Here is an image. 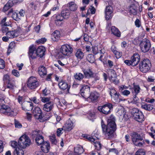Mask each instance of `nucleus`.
I'll return each mask as SVG.
<instances>
[{"label": "nucleus", "instance_id": "nucleus-30", "mask_svg": "<svg viewBox=\"0 0 155 155\" xmlns=\"http://www.w3.org/2000/svg\"><path fill=\"white\" fill-rule=\"evenodd\" d=\"M22 148H16L14 151V155H24V150Z\"/></svg>", "mask_w": 155, "mask_h": 155}, {"label": "nucleus", "instance_id": "nucleus-12", "mask_svg": "<svg viewBox=\"0 0 155 155\" xmlns=\"http://www.w3.org/2000/svg\"><path fill=\"white\" fill-rule=\"evenodd\" d=\"M140 88L138 85H135L132 89V93L133 95L132 102L135 104L138 103L139 100L137 95L140 92Z\"/></svg>", "mask_w": 155, "mask_h": 155}, {"label": "nucleus", "instance_id": "nucleus-16", "mask_svg": "<svg viewBox=\"0 0 155 155\" xmlns=\"http://www.w3.org/2000/svg\"><path fill=\"white\" fill-rule=\"evenodd\" d=\"M33 107V105L30 102H25L22 104V108L24 110L30 111L31 110Z\"/></svg>", "mask_w": 155, "mask_h": 155}, {"label": "nucleus", "instance_id": "nucleus-39", "mask_svg": "<svg viewBox=\"0 0 155 155\" xmlns=\"http://www.w3.org/2000/svg\"><path fill=\"white\" fill-rule=\"evenodd\" d=\"M87 59L90 63H93L95 61V58L94 56L92 54L88 55L87 57Z\"/></svg>", "mask_w": 155, "mask_h": 155}, {"label": "nucleus", "instance_id": "nucleus-43", "mask_svg": "<svg viewBox=\"0 0 155 155\" xmlns=\"http://www.w3.org/2000/svg\"><path fill=\"white\" fill-rule=\"evenodd\" d=\"M12 17L16 21H18L21 18V16L19 15L18 13L16 12H14L12 14Z\"/></svg>", "mask_w": 155, "mask_h": 155}, {"label": "nucleus", "instance_id": "nucleus-24", "mask_svg": "<svg viewBox=\"0 0 155 155\" xmlns=\"http://www.w3.org/2000/svg\"><path fill=\"white\" fill-rule=\"evenodd\" d=\"M61 34L59 31L55 30L52 34L51 38L53 41H56L59 38Z\"/></svg>", "mask_w": 155, "mask_h": 155}, {"label": "nucleus", "instance_id": "nucleus-41", "mask_svg": "<svg viewBox=\"0 0 155 155\" xmlns=\"http://www.w3.org/2000/svg\"><path fill=\"white\" fill-rule=\"evenodd\" d=\"M6 19L7 18L5 17L0 22L1 26H8L10 25L9 22H6Z\"/></svg>", "mask_w": 155, "mask_h": 155}, {"label": "nucleus", "instance_id": "nucleus-50", "mask_svg": "<svg viewBox=\"0 0 155 155\" xmlns=\"http://www.w3.org/2000/svg\"><path fill=\"white\" fill-rule=\"evenodd\" d=\"M46 41V39L45 38H42L39 39L37 40L36 41V43L38 44H43Z\"/></svg>", "mask_w": 155, "mask_h": 155}, {"label": "nucleus", "instance_id": "nucleus-22", "mask_svg": "<svg viewBox=\"0 0 155 155\" xmlns=\"http://www.w3.org/2000/svg\"><path fill=\"white\" fill-rule=\"evenodd\" d=\"M134 117L135 120L139 122H142L144 120V115L141 111L135 114Z\"/></svg>", "mask_w": 155, "mask_h": 155}, {"label": "nucleus", "instance_id": "nucleus-58", "mask_svg": "<svg viewBox=\"0 0 155 155\" xmlns=\"http://www.w3.org/2000/svg\"><path fill=\"white\" fill-rule=\"evenodd\" d=\"M115 56L117 58H120L122 56V53L119 51H117L114 53Z\"/></svg>", "mask_w": 155, "mask_h": 155}, {"label": "nucleus", "instance_id": "nucleus-9", "mask_svg": "<svg viewBox=\"0 0 155 155\" xmlns=\"http://www.w3.org/2000/svg\"><path fill=\"white\" fill-rule=\"evenodd\" d=\"M39 85V82L35 77H31L28 80L27 84L28 87L31 89L36 88Z\"/></svg>", "mask_w": 155, "mask_h": 155}, {"label": "nucleus", "instance_id": "nucleus-59", "mask_svg": "<svg viewBox=\"0 0 155 155\" xmlns=\"http://www.w3.org/2000/svg\"><path fill=\"white\" fill-rule=\"evenodd\" d=\"M121 94L124 96H127L130 94V92L128 90H125L122 91Z\"/></svg>", "mask_w": 155, "mask_h": 155}, {"label": "nucleus", "instance_id": "nucleus-14", "mask_svg": "<svg viewBox=\"0 0 155 155\" xmlns=\"http://www.w3.org/2000/svg\"><path fill=\"white\" fill-rule=\"evenodd\" d=\"M34 116L41 120L42 118V112L41 109L39 107H36L34 108L32 111Z\"/></svg>", "mask_w": 155, "mask_h": 155}, {"label": "nucleus", "instance_id": "nucleus-55", "mask_svg": "<svg viewBox=\"0 0 155 155\" xmlns=\"http://www.w3.org/2000/svg\"><path fill=\"white\" fill-rule=\"evenodd\" d=\"M5 67V62L4 61L0 58V68L3 69Z\"/></svg>", "mask_w": 155, "mask_h": 155}, {"label": "nucleus", "instance_id": "nucleus-37", "mask_svg": "<svg viewBox=\"0 0 155 155\" xmlns=\"http://www.w3.org/2000/svg\"><path fill=\"white\" fill-rule=\"evenodd\" d=\"M141 107L143 109L149 111L153 109L152 105L150 104H145L142 105Z\"/></svg>", "mask_w": 155, "mask_h": 155}, {"label": "nucleus", "instance_id": "nucleus-21", "mask_svg": "<svg viewBox=\"0 0 155 155\" xmlns=\"http://www.w3.org/2000/svg\"><path fill=\"white\" fill-rule=\"evenodd\" d=\"M53 107L54 104L53 102L50 101L44 105L43 109L44 111L49 112L52 109Z\"/></svg>", "mask_w": 155, "mask_h": 155}, {"label": "nucleus", "instance_id": "nucleus-60", "mask_svg": "<svg viewBox=\"0 0 155 155\" xmlns=\"http://www.w3.org/2000/svg\"><path fill=\"white\" fill-rule=\"evenodd\" d=\"M7 26H2V31L3 33H6V32L9 31H8L9 29L7 27Z\"/></svg>", "mask_w": 155, "mask_h": 155}, {"label": "nucleus", "instance_id": "nucleus-5", "mask_svg": "<svg viewBox=\"0 0 155 155\" xmlns=\"http://www.w3.org/2000/svg\"><path fill=\"white\" fill-rule=\"evenodd\" d=\"M151 67V62L147 59L141 61L139 64V69L143 73L147 72L150 69Z\"/></svg>", "mask_w": 155, "mask_h": 155}, {"label": "nucleus", "instance_id": "nucleus-32", "mask_svg": "<svg viewBox=\"0 0 155 155\" xmlns=\"http://www.w3.org/2000/svg\"><path fill=\"white\" fill-rule=\"evenodd\" d=\"M70 9L71 11H74L77 10V6L75 3L73 2H71L68 4Z\"/></svg>", "mask_w": 155, "mask_h": 155}, {"label": "nucleus", "instance_id": "nucleus-29", "mask_svg": "<svg viewBox=\"0 0 155 155\" xmlns=\"http://www.w3.org/2000/svg\"><path fill=\"white\" fill-rule=\"evenodd\" d=\"M36 143L38 145H41L44 143V137L39 134L37 135L35 139Z\"/></svg>", "mask_w": 155, "mask_h": 155}, {"label": "nucleus", "instance_id": "nucleus-44", "mask_svg": "<svg viewBox=\"0 0 155 155\" xmlns=\"http://www.w3.org/2000/svg\"><path fill=\"white\" fill-rule=\"evenodd\" d=\"M120 96V95L117 92L115 94L111 95V98L114 100L115 102H117L119 99Z\"/></svg>", "mask_w": 155, "mask_h": 155}, {"label": "nucleus", "instance_id": "nucleus-40", "mask_svg": "<svg viewBox=\"0 0 155 155\" xmlns=\"http://www.w3.org/2000/svg\"><path fill=\"white\" fill-rule=\"evenodd\" d=\"M12 79H13V78L10 77L7 74L5 75L3 78L4 81L7 83H9Z\"/></svg>", "mask_w": 155, "mask_h": 155}, {"label": "nucleus", "instance_id": "nucleus-25", "mask_svg": "<svg viewBox=\"0 0 155 155\" xmlns=\"http://www.w3.org/2000/svg\"><path fill=\"white\" fill-rule=\"evenodd\" d=\"M74 152L78 155H80L83 153L84 150L83 147L80 145H77L74 147Z\"/></svg>", "mask_w": 155, "mask_h": 155}, {"label": "nucleus", "instance_id": "nucleus-10", "mask_svg": "<svg viewBox=\"0 0 155 155\" xmlns=\"http://www.w3.org/2000/svg\"><path fill=\"white\" fill-rule=\"evenodd\" d=\"M140 46L142 51L143 52H148L151 47L150 41L147 39H144L141 42Z\"/></svg>", "mask_w": 155, "mask_h": 155}, {"label": "nucleus", "instance_id": "nucleus-27", "mask_svg": "<svg viewBox=\"0 0 155 155\" xmlns=\"http://www.w3.org/2000/svg\"><path fill=\"white\" fill-rule=\"evenodd\" d=\"M111 32L115 36L119 37L120 36V32L118 28L115 26H112L111 28Z\"/></svg>", "mask_w": 155, "mask_h": 155}, {"label": "nucleus", "instance_id": "nucleus-36", "mask_svg": "<svg viewBox=\"0 0 155 155\" xmlns=\"http://www.w3.org/2000/svg\"><path fill=\"white\" fill-rule=\"evenodd\" d=\"M15 46V44L14 42H11L9 45L8 49L7 52V55H9L11 53V50Z\"/></svg>", "mask_w": 155, "mask_h": 155}, {"label": "nucleus", "instance_id": "nucleus-15", "mask_svg": "<svg viewBox=\"0 0 155 155\" xmlns=\"http://www.w3.org/2000/svg\"><path fill=\"white\" fill-rule=\"evenodd\" d=\"M74 127L72 122L69 119L66 122L63 126V129L65 131H69Z\"/></svg>", "mask_w": 155, "mask_h": 155}, {"label": "nucleus", "instance_id": "nucleus-56", "mask_svg": "<svg viewBox=\"0 0 155 155\" xmlns=\"http://www.w3.org/2000/svg\"><path fill=\"white\" fill-rule=\"evenodd\" d=\"M145 153L142 150H139L135 153V155H145Z\"/></svg>", "mask_w": 155, "mask_h": 155}, {"label": "nucleus", "instance_id": "nucleus-23", "mask_svg": "<svg viewBox=\"0 0 155 155\" xmlns=\"http://www.w3.org/2000/svg\"><path fill=\"white\" fill-rule=\"evenodd\" d=\"M38 72L39 75L42 77L47 74L46 68L43 66H41L38 68Z\"/></svg>", "mask_w": 155, "mask_h": 155}, {"label": "nucleus", "instance_id": "nucleus-18", "mask_svg": "<svg viewBox=\"0 0 155 155\" xmlns=\"http://www.w3.org/2000/svg\"><path fill=\"white\" fill-rule=\"evenodd\" d=\"M58 85L61 89L63 90L67 89L68 91H69L70 87V86L68 85L67 82L64 80H62L61 81H59Z\"/></svg>", "mask_w": 155, "mask_h": 155}, {"label": "nucleus", "instance_id": "nucleus-11", "mask_svg": "<svg viewBox=\"0 0 155 155\" xmlns=\"http://www.w3.org/2000/svg\"><path fill=\"white\" fill-rule=\"evenodd\" d=\"M21 31V28L19 27H17L16 29L9 31L6 33L9 38H13L18 37Z\"/></svg>", "mask_w": 155, "mask_h": 155}, {"label": "nucleus", "instance_id": "nucleus-28", "mask_svg": "<svg viewBox=\"0 0 155 155\" xmlns=\"http://www.w3.org/2000/svg\"><path fill=\"white\" fill-rule=\"evenodd\" d=\"M84 73L85 77L87 78H92L94 73L90 69L86 70H84Z\"/></svg>", "mask_w": 155, "mask_h": 155}, {"label": "nucleus", "instance_id": "nucleus-53", "mask_svg": "<svg viewBox=\"0 0 155 155\" xmlns=\"http://www.w3.org/2000/svg\"><path fill=\"white\" fill-rule=\"evenodd\" d=\"M139 112H140V111L137 109L134 108L133 109L131 113L133 117H134L135 114H137Z\"/></svg>", "mask_w": 155, "mask_h": 155}, {"label": "nucleus", "instance_id": "nucleus-57", "mask_svg": "<svg viewBox=\"0 0 155 155\" xmlns=\"http://www.w3.org/2000/svg\"><path fill=\"white\" fill-rule=\"evenodd\" d=\"M41 101L43 103H46L49 102L50 98L48 97H41Z\"/></svg>", "mask_w": 155, "mask_h": 155}, {"label": "nucleus", "instance_id": "nucleus-61", "mask_svg": "<svg viewBox=\"0 0 155 155\" xmlns=\"http://www.w3.org/2000/svg\"><path fill=\"white\" fill-rule=\"evenodd\" d=\"M100 54L101 55L99 58V60L103 62L104 63V59L103 58V57H104V53L103 52H102V51L101 50L100 51Z\"/></svg>", "mask_w": 155, "mask_h": 155}, {"label": "nucleus", "instance_id": "nucleus-42", "mask_svg": "<svg viewBox=\"0 0 155 155\" xmlns=\"http://www.w3.org/2000/svg\"><path fill=\"white\" fill-rule=\"evenodd\" d=\"M7 87L10 89H14L15 87V82L14 80L12 79L9 83H7Z\"/></svg>", "mask_w": 155, "mask_h": 155}, {"label": "nucleus", "instance_id": "nucleus-33", "mask_svg": "<svg viewBox=\"0 0 155 155\" xmlns=\"http://www.w3.org/2000/svg\"><path fill=\"white\" fill-rule=\"evenodd\" d=\"M137 10V8L134 5L130 6L129 8L130 13L134 15H136Z\"/></svg>", "mask_w": 155, "mask_h": 155}, {"label": "nucleus", "instance_id": "nucleus-63", "mask_svg": "<svg viewBox=\"0 0 155 155\" xmlns=\"http://www.w3.org/2000/svg\"><path fill=\"white\" fill-rule=\"evenodd\" d=\"M135 25L137 27L139 28L140 26V22L138 19H137L136 20L135 22Z\"/></svg>", "mask_w": 155, "mask_h": 155}, {"label": "nucleus", "instance_id": "nucleus-52", "mask_svg": "<svg viewBox=\"0 0 155 155\" xmlns=\"http://www.w3.org/2000/svg\"><path fill=\"white\" fill-rule=\"evenodd\" d=\"M11 146L12 147L15 149L16 148H19L18 147L19 146L18 145V142L17 143V142L15 141H13L12 142Z\"/></svg>", "mask_w": 155, "mask_h": 155}, {"label": "nucleus", "instance_id": "nucleus-46", "mask_svg": "<svg viewBox=\"0 0 155 155\" xmlns=\"http://www.w3.org/2000/svg\"><path fill=\"white\" fill-rule=\"evenodd\" d=\"M5 99L4 95L1 94L0 95V105L5 104H4L5 103Z\"/></svg>", "mask_w": 155, "mask_h": 155}, {"label": "nucleus", "instance_id": "nucleus-54", "mask_svg": "<svg viewBox=\"0 0 155 155\" xmlns=\"http://www.w3.org/2000/svg\"><path fill=\"white\" fill-rule=\"evenodd\" d=\"M94 145L97 149H100L101 147V144L99 142L95 141L94 143Z\"/></svg>", "mask_w": 155, "mask_h": 155}, {"label": "nucleus", "instance_id": "nucleus-13", "mask_svg": "<svg viewBox=\"0 0 155 155\" xmlns=\"http://www.w3.org/2000/svg\"><path fill=\"white\" fill-rule=\"evenodd\" d=\"M113 8L110 6H107L106 7L105 11V18L107 20L111 18L112 16Z\"/></svg>", "mask_w": 155, "mask_h": 155}, {"label": "nucleus", "instance_id": "nucleus-7", "mask_svg": "<svg viewBox=\"0 0 155 155\" xmlns=\"http://www.w3.org/2000/svg\"><path fill=\"white\" fill-rule=\"evenodd\" d=\"M112 108V105L110 103L99 106L97 107V109L100 113L106 115L110 114Z\"/></svg>", "mask_w": 155, "mask_h": 155}, {"label": "nucleus", "instance_id": "nucleus-64", "mask_svg": "<svg viewBox=\"0 0 155 155\" xmlns=\"http://www.w3.org/2000/svg\"><path fill=\"white\" fill-rule=\"evenodd\" d=\"M117 92L113 88H111V89H110V91L109 92V94L111 96V95H113L114 94H115L117 93Z\"/></svg>", "mask_w": 155, "mask_h": 155}, {"label": "nucleus", "instance_id": "nucleus-48", "mask_svg": "<svg viewBox=\"0 0 155 155\" xmlns=\"http://www.w3.org/2000/svg\"><path fill=\"white\" fill-rule=\"evenodd\" d=\"M50 140L52 143L56 144L57 143V141L55 139V136L54 135H53L51 136Z\"/></svg>", "mask_w": 155, "mask_h": 155}, {"label": "nucleus", "instance_id": "nucleus-26", "mask_svg": "<svg viewBox=\"0 0 155 155\" xmlns=\"http://www.w3.org/2000/svg\"><path fill=\"white\" fill-rule=\"evenodd\" d=\"M99 96V94L96 92L91 93L89 95V98L91 99V101H94L96 100Z\"/></svg>", "mask_w": 155, "mask_h": 155}, {"label": "nucleus", "instance_id": "nucleus-62", "mask_svg": "<svg viewBox=\"0 0 155 155\" xmlns=\"http://www.w3.org/2000/svg\"><path fill=\"white\" fill-rule=\"evenodd\" d=\"M18 102L19 103L21 104L22 105V104H23V102H23V98L22 97L20 96H19L18 98Z\"/></svg>", "mask_w": 155, "mask_h": 155}, {"label": "nucleus", "instance_id": "nucleus-35", "mask_svg": "<svg viewBox=\"0 0 155 155\" xmlns=\"http://www.w3.org/2000/svg\"><path fill=\"white\" fill-rule=\"evenodd\" d=\"M74 77L76 80L80 81L83 78L84 76L82 74L79 73L75 74Z\"/></svg>", "mask_w": 155, "mask_h": 155}, {"label": "nucleus", "instance_id": "nucleus-8", "mask_svg": "<svg viewBox=\"0 0 155 155\" xmlns=\"http://www.w3.org/2000/svg\"><path fill=\"white\" fill-rule=\"evenodd\" d=\"M73 50L72 46L68 45H65L62 46L60 51L64 55L70 56L73 52Z\"/></svg>", "mask_w": 155, "mask_h": 155}, {"label": "nucleus", "instance_id": "nucleus-6", "mask_svg": "<svg viewBox=\"0 0 155 155\" xmlns=\"http://www.w3.org/2000/svg\"><path fill=\"white\" fill-rule=\"evenodd\" d=\"M131 139L134 144L136 146L140 147L142 145L144 142H140L139 141L143 140L142 137L140 135L136 132L131 133L130 135Z\"/></svg>", "mask_w": 155, "mask_h": 155}, {"label": "nucleus", "instance_id": "nucleus-34", "mask_svg": "<svg viewBox=\"0 0 155 155\" xmlns=\"http://www.w3.org/2000/svg\"><path fill=\"white\" fill-rule=\"evenodd\" d=\"M75 55L78 59H81L84 56V53L81 50H78L75 54Z\"/></svg>", "mask_w": 155, "mask_h": 155}, {"label": "nucleus", "instance_id": "nucleus-3", "mask_svg": "<svg viewBox=\"0 0 155 155\" xmlns=\"http://www.w3.org/2000/svg\"><path fill=\"white\" fill-rule=\"evenodd\" d=\"M0 113L11 117H14L18 114L16 110L12 109L8 105L5 104L0 105Z\"/></svg>", "mask_w": 155, "mask_h": 155}, {"label": "nucleus", "instance_id": "nucleus-51", "mask_svg": "<svg viewBox=\"0 0 155 155\" xmlns=\"http://www.w3.org/2000/svg\"><path fill=\"white\" fill-rule=\"evenodd\" d=\"M12 74L14 76L17 77H18L20 75L19 72H18L17 70L15 69H14L12 71Z\"/></svg>", "mask_w": 155, "mask_h": 155}, {"label": "nucleus", "instance_id": "nucleus-20", "mask_svg": "<svg viewBox=\"0 0 155 155\" xmlns=\"http://www.w3.org/2000/svg\"><path fill=\"white\" fill-rule=\"evenodd\" d=\"M41 148L42 151L44 153H48L50 148V144L48 142H44L41 145Z\"/></svg>", "mask_w": 155, "mask_h": 155}, {"label": "nucleus", "instance_id": "nucleus-19", "mask_svg": "<svg viewBox=\"0 0 155 155\" xmlns=\"http://www.w3.org/2000/svg\"><path fill=\"white\" fill-rule=\"evenodd\" d=\"M84 91H85L86 93V95H84V97H89L90 92V87L87 85H82L80 89V92H82V94L83 95Z\"/></svg>", "mask_w": 155, "mask_h": 155}, {"label": "nucleus", "instance_id": "nucleus-1", "mask_svg": "<svg viewBox=\"0 0 155 155\" xmlns=\"http://www.w3.org/2000/svg\"><path fill=\"white\" fill-rule=\"evenodd\" d=\"M103 133L107 139H111L114 137V132L116 129V125L115 121L111 119H108L107 125L102 121L101 122Z\"/></svg>", "mask_w": 155, "mask_h": 155}, {"label": "nucleus", "instance_id": "nucleus-45", "mask_svg": "<svg viewBox=\"0 0 155 155\" xmlns=\"http://www.w3.org/2000/svg\"><path fill=\"white\" fill-rule=\"evenodd\" d=\"M125 113L124 109L123 108H122L121 109H119L117 112V113L118 115L121 116L124 115L125 114Z\"/></svg>", "mask_w": 155, "mask_h": 155}, {"label": "nucleus", "instance_id": "nucleus-38", "mask_svg": "<svg viewBox=\"0 0 155 155\" xmlns=\"http://www.w3.org/2000/svg\"><path fill=\"white\" fill-rule=\"evenodd\" d=\"M12 3L10 2V0L5 5L3 8V10L4 12L7 11L9 9L13 6Z\"/></svg>", "mask_w": 155, "mask_h": 155}, {"label": "nucleus", "instance_id": "nucleus-47", "mask_svg": "<svg viewBox=\"0 0 155 155\" xmlns=\"http://www.w3.org/2000/svg\"><path fill=\"white\" fill-rule=\"evenodd\" d=\"M94 78V80L92 81L93 83H94L97 81L100 80V78L99 75L97 74L94 73L92 77Z\"/></svg>", "mask_w": 155, "mask_h": 155}, {"label": "nucleus", "instance_id": "nucleus-49", "mask_svg": "<svg viewBox=\"0 0 155 155\" xmlns=\"http://www.w3.org/2000/svg\"><path fill=\"white\" fill-rule=\"evenodd\" d=\"M64 19V17H63L61 14H59L56 16L55 21H59V22H60L63 20Z\"/></svg>", "mask_w": 155, "mask_h": 155}, {"label": "nucleus", "instance_id": "nucleus-2", "mask_svg": "<svg viewBox=\"0 0 155 155\" xmlns=\"http://www.w3.org/2000/svg\"><path fill=\"white\" fill-rule=\"evenodd\" d=\"M45 51V48L43 46H39L36 50V48L34 45H31L29 48V57L32 59L36 58L37 56L41 58L44 55Z\"/></svg>", "mask_w": 155, "mask_h": 155}, {"label": "nucleus", "instance_id": "nucleus-17", "mask_svg": "<svg viewBox=\"0 0 155 155\" xmlns=\"http://www.w3.org/2000/svg\"><path fill=\"white\" fill-rule=\"evenodd\" d=\"M132 63V66H135L137 65L140 61V56L137 53H135L133 55L131 58Z\"/></svg>", "mask_w": 155, "mask_h": 155}, {"label": "nucleus", "instance_id": "nucleus-4", "mask_svg": "<svg viewBox=\"0 0 155 155\" xmlns=\"http://www.w3.org/2000/svg\"><path fill=\"white\" fill-rule=\"evenodd\" d=\"M31 143L29 137L26 135L22 136L19 139L18 145L19 147L23 149H25L29 146Z\"/></svg>", "mask_w": 155, "mask_h": 155}, {"label": "nucleus", "instance_id": "nucleus-31", "mask_svg": "<svg viewBox=\"0 0 155 155\" xmlns=\"http://www.w3.org/2000/svg\"><path fill=\"white\" fill-rule=\"evenodd\" d=\"M70 14V11L67 9L63 10L61 12V14L64 18H68Z\"/></svg>", "mask_w": 155, "mask_h": 155}]
</instances>
